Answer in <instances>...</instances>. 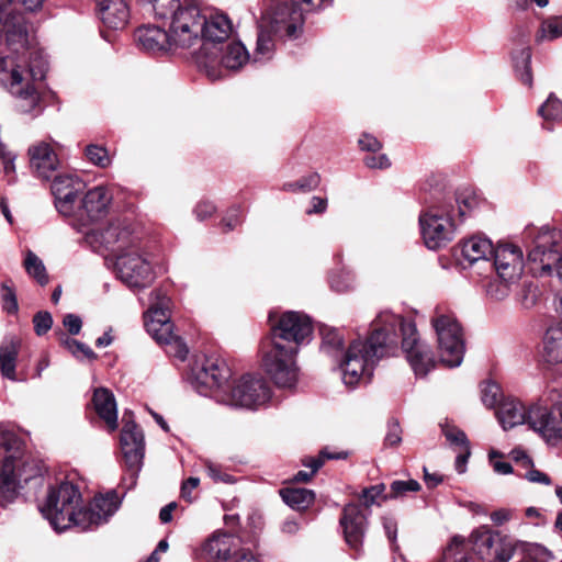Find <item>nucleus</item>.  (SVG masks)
Returning a JSON list of instances; mask_svg holds the SVG:
<instances>
[{"label":"nucleus","instance_id":"nucleus-1","mask_svg":"<svg viewBox=\"0 0 562 562\" xmlns=\"http://www.w3.org/2000/svg\"><path fill=\"white\" fill-rule=\"evenodd\" d=\"M48 61L40 49L29 48L25 18L0 7V85L14 98L22 113L42 111L40 85Z\"/></svg>","mask_w":562,"mask_h":562},{"label":"nucleus","instance_id":"nucleus-2","mask_svg":"<svg viewBox=\"0 0 562 562\" xmlns=\"http://www.w3.org/2000/svg\"><path fill=\"white\" fill-rule=\"evenodd\" d=\"M270 348L263 353L266 372L279 387L292 389L297 381L295 356L300 347L311 340V318L299 312H285L279 317L269 315Z\"/></svg>","mask_w":562,"mask_h":562},{"label":"nucleus","instance_id":"nucleus-3","mask_svg":"<svg viewBox=\"0 0 562 562\" xmlns=\"http://www.w3.org/2000/svg\"><path fill=\"white\" fill-rule=\"evenodd\" d=\"M368 341H352L339 357V369L345 385L353 387L362 380H370L376 362L396 348L394 334H386V326L380 323V314L374 319Z\"/></svg>","mask_w":562,"mask_h":562},{"label":"nucleus","instance_id":"nucleus-4","mask_svg":"<svg viewBox=\"0 0 562 562\" xmlns=\"http://www.w3.org/2000/svg\"><path fill=\"white\" fill-rule=\"evenodd\" d=\"M450 198L443 201L430 202L419 214L418 222L423 240L428 249L437 250L446 247L456 235L465 210L472 207L474 201Z\"/></svg>","mask_w":562,"mask_h":562},{"label":"nucleus","instance_id":"nucleus-5","mask_svg":"<svg viewBox=\"0 0 562 562\" xmlns=\"http://www.w3.org/2000/svg\"><path fill=\"white\" fill-rule=\"evenodd\" d=\"M201 27L200 46L191 52V57L199 70L215 81L222 77L217 52L233 32L232 22L222 13L204 14Z\"/></svg>","mask_w":562,"mask_h":562},{"label":"nucleus","instance_id":"nucleus-6","mask_svg":"<svg viewBox=\"0 0 562 562\" xmlns=\"http://www.w3.org/2000/svg\"><path fill=\"white\" fill-rule=\"evenodd\" d=\"M380 323L386 326V334H394L396 345L402 338V349L417 376H425L435 368L436 361L429 347L419 340L415 324L391 312L380 313Z\"/></svg>","mask_w":562,"mask_h":562},{"label":"nucleus","instance_id":"nucleus-7","mask_svg":"<svg viewBox=\"0 0 562 562\" xmlns=\"http://www.w3.org/2000/svg\"><path fill=\"white\" fill-rule=\"evenodd\" d=\"M170 299L161 290L150 293V306L145 314V325L148 334L161 346L166 352L180 360H184L189 349L183 339L173 333L170 322Z\"/></svg>","mask_w":562,"mask_h":562},{"label":"nucleus","instance_id":"nucleus-8","mask_svg":"<svg viewBox=\"0 0 562 562\" xmlns=\"http://www.w3.org/2000/svg\"><path fill=\"white\" fill-rule=\"evenodd\" d=\"M430 323L437 336L440 361L450 368L459 367L465 348L463 330L454 313L437 306Z\"/></svg>","mask_w":562,"mask_h":562},{"label":"nucleus","instance_id":"nucleus-9","mask_svg":"<svg viewBox=\"0 0 562 562\" xmlns=\"http://www.w3.org/2000/svg\"><path fill=\"white\" fill-rule=\"evenodd\" d=\"M231 371L227 364L215 356H202L190 368L189 381L198 393L214 397L224 393Z\"/></svg>","mask_w":562,"mask_h":562},{"label":"nucleus","instance_id":"nucleus-10","mask_svg":"<svg viewBox=\"0 0 562 562\" xmlns=\"http://www.w3.org/2000/svg\"><path fill=\"white\" fill-rule=\"evenodd\" d=\"M80 502L81 495L78 488L69 482H61L57 486L49 487L41 512L55 530L63 531L71 527L74 509Z\"/></svg>","mask_w":562,"mask_h":562},{"label":"nucleus","instance_id":"nucleus-11","mask_svg":"<svg viewBox=\"0 0 562 562\" xmlns=\"http://www.w3.org/2000/svg\"><path fill=\"white\" fill-rule=\"evenodd\" d=\"M204 12L195 0H184L173 19L170 21L171 38L175 49L191 52L201 41V25L204 19Z\"/></svg>","mask_w":562,"mask_h":562},{"label":"nucleus","instance_id":"nucleus-12","mask_svg":"<svg viewBox=\"0 0 562 562\" xmlns=\"http://www.w3.org/2000/svg\"><path fill=\"white\" fill-rule=\"evenodd\" d=\"M218 402L225 405L256 409L270 398V387L259 375L245 374L232 386L226 385Z\"/></svg>","mask_w":562,"mask_h":562},{"label":"nucleus","instance_id":"nucleus-13","mask_svg":"<svg viewBox=\"0 0 562 562\" xmlns=\"http://www.w3.org/2000/svg\"><path fill=\"white\" fill-rule=\"evenodd\" d=\"M542 405L531 411L533 431L547 442L555 443L562 440V395L555 389L548 391L541 397Z\"/></svg>","mask_w":562,"mask_h":562},{"label":"nucleus","instance_id":"nucleus-14","mask_svg":"<svg viewBox=\"0 0 562 562\" xmlns=\"http://www.w3.org/2000/svg\"><path fill=\"white\" fill-rule=\"evenodd\" d=\"M117 278L130 289H144L155 279L153 265L147 254L138 247L119 255L115 259Z\"/></svg>","mask_w":562,"mask_h":562},{"label":"nucleus","instance_id":"nucleus-15","mask_svg":"<svg viewBox=\"0 0 562 562\" xmlns=\"http://www.w3.org/2000/svg\"><path fill=\"white\" fill-rule=\"evenodd\" d=\"M90 243H98L100 247L115 255V259L123 252L140 247V239L125 221H111L100 231L87 234Z\"/></svg>","mask_w":562,"mask_h":562},{"label":"nucleus","instance_id":"nucleus-16","mask_svg":"<svg viewBox=\"0 0 562 562\" xmlns=\"http://www.w3.org/2000/svg\"><path fill=\"white\" fill-rule=\"evenodd\" d=\"M470 540L474 553L485 562H508L514 554L512 541L487 527L473 531Z\"/></svg>","mask_w":562,"mask_h":562},{"label":"nucleus","instance_id":"nucleus-17","mask_svg":"<svg viewBox=\"0 0 562 562\" xmlns=\"http://www.w3.org/2000/svg\"><path fill=\"white\" fill-rule=\"evenodd\" d=\"M303 10L291 3H277L261 19V24L271 31L276 37L295 38L303 25Z\"/></svg>","mask_w":562,"mask_h":562},{"label":"nucleus","instance_id":"nucleus-18","mask_svg":"<svg viewBox=\"0 0 562 562\" xmlns=\"http://www.w3.org/2000/svg\"><path fill=\"white\" fill-rule=\"evenodd\" d=\"M113 194L109 188L97 186L88 190L80 198L75 225L78 231L82 227L102 220L109 213Z\"/></svg>","mask_w":562,"mask_h":562},{"label":"nucleus","instance_id":"nucleus-19","mask_svg":"<svg viewBox=\"0 0 562 562\" xmlns=\"http://www.w3.org/2000/svg\"><path fill=\"white\" fill-rule=\"evenodd\" d=\"M493 267L499 279L505 282H516L524 271V256L519 247L503 244L495 248Z\"/></svg>","mask_w":562,"mask_h":562},{"label":"nucleus","instance_id":"nucleus-20","mask_svg":"<svg viewBox=\"0 0 562 562\" xmlns=\"http://www.w3.org/2000/svg\"><path fill=\"white\" fill-rule=\"evenodd\" d=\"M144 435L134 422H126L121 431V449L126 465L137 470L144 458Z\"/></svg>","mask_w":562,"mask_h":562},{"label":"nucleus","instance_id":"nucleus-21","mask_svg":"<svg viewBox=\"0 0 562 562\" xmlns=\"http://www.w3.org/2000/svg\"><path fill=\"white\" fill-rule=\"evenodd\" d=\"M135 40L139 49L148 54H164L175 49L171 32L168 33L158 26L146 25L135 33Z\"/></svg>","mask_w":562,"mask_h":562},{"label":"nucleus","instance_id":"nucleus-22","mask_svg":"<svg viewBox=\"0 0 562 562\" xmlns=\"http://www.w3.org/2000/svg\"><path fill=\"white\" fill-rule=\"evenodd\" d=\"M367 518L357 504H348L342 509L340 526L342 527L347 544L358 550L364 537Z\"/></svg>","mask_w":562,"mask_h":562},{"label":"nucleus","instance_id":"nucleus-23","mask_svg":"<svg viewBox=\"0 0 562 562\" xmlns=\"http://www.w3.org/2000/svg\"><path fill=\"white\" fill-rule=\"evenodd\" d=\"M538 405H542L541 400L538 403L530 405L528 408L517 400H507L503 402L497 409V419L505 430L518 425H527L533 430L532 420L530 418L531 411Z\"/></svg>","mask_w":562,"mask_h":562},{"label":"nucleus","instance_id":"nucleus-24","mask_svg":"<svg viewBox=\"0 0 562 562\" xmlns=\"http://www.w3.org/2000/svg\"><path fill=\"white\" fill-rule=\"evenodd\" d=\"M31 167L38 177L49 180L58 166V158L50 145L45 142L34 144L29 148Z\"/></svg>","mask_w":562,"mask_h":562},{"label":"nucleus","instance_id":"nucleus-25","mask_svg":"<svg viewBox=\"0 0 562 562\" xmlns=\"http://www.w3.org/2000/svg\"><path fill=\"white\" fill-rule=\"evenodd\" d=\"M100 19L109 29L121 30L130 19L127 0H97Z\"/></svg>","mask_w":562,"mask_h":562},{"label":"nucleus","instance_id":"nucleus-26","mask_svg":"<svg viewBox=\"0 0 562 562\" xmlns=\"http://www.w3.org/2000/svg\"><path fill=\"white\" fill-rule=\"evenodd\" d=\"M237 541L229 533H214L203 546V552L211 560L218 562H231L232 553L236 550Z\"/></svg>","mask_w":562,"mask_h":562},{"label":"nucleus","instance_id":"nucleus-27","mask_svg":"<svg viewBox=\"0 0 562 562\" xmlns=\"http://www.w3.org/2000/svg\"><path fill=\"white\" fill-rule=\"evenodd\" d=\"M92 404L98 416L104 420L111 431L117 427V408L113 393L104 387L95 389Z\"/></svg>","mask_w":562,"mask_h":562},{"label":"nucleus","instance_id":"nucleus-28","mask_svg":"<svg viewBox=\"0 0 562 562\" xmlns=\"http://www.w3.org/2000/svg\"><path fill=\"white\" fill-rule=\"evenodd\" d=\"M217 60L220 63L223 77L224 70H238L250 60V57L243 43L231 42L225 46V48L223 46L220 47V50L217 52Z\"/></svg>","mask_w":562,"mask_h":562},{"label":"nucleus","instance_id":"nucleus-29","mask_svg":"<svg viewBox=\"0 0 562 562\" xmlns=\"http://www.w3.org/2000/svg\"><path fill=\"white\" fill-rule=\"evenodd\" d=\"M494 251L495 248L492 241L477 235L464 240L461 246L462 257L471 265L481 260H488Z\"/></svg>","mask_w":562,"mask_h":562},{"label":"nucleus","instance_id":"nucleus-30","mask_svg":"<svg viewBox=\"0 0 562 562\" xmlns=\"http://www.w3.org/2000/svg\"><path fill=\"white\" fill-rule=\"evenodd\" d=\"M322 337L321 350L334 359L345 353V335L341 329L322 325L319 328Z\"/></svg>","mask_w":562,"mask_h":562},{"label":"nucleus","instance_id":"nucleus-31","mask_svg":"<svg viewBox=\"0 0 562 562\" xmlns=\"http://www.w3.org/2000/svg\"><path fill=\"white\" fill-rule=\"evenodd\" d=\"M20 342L18 339L10 338L0 346V371L1 374L12 381L16 380L15 366L19 353Z\"/></svg>","mask_w":562,"mask_h":562},{"label":"nucleus","instance_id":"nucleus-32","mask_svg":"<svg viewBox=\"0 0 562 562\" xmlns=\"http://www.w3.org/2000/svg\"><path fill=\"white\" fill-rule=\"evenodd\" d=\"M280 493L284 503L296 510L306 509L315 498L314 492L307 488L286 487Z\"/></svg>","mask_w":562,"mask_h":562},{"label":"nucleus","instance_id":"nucleus-33","mask_svg":"<svg viewBox=\"0 0 562 562\" xmlns=\"http://www.w3.org/2000/svg\"><path fill=\"white\" fill-rule=\"evenodd\" d=\"M52 179L50 190L54 198L60 196L67 191H83L86 187L85 182L74 173L53 175Z\"/></svg>","mask_w":562,"mask_h":562},{"label":"nucleus","instance_id":"nucleus-34","mask_svg":"<svg viewBox=\"0 0 562 562\" xmlns=\"http://www.w3.org/2000/svg\"><path fill=\"white\" fill-rule=\"evenodd\" d=\"M89 505L100 516L101 524H104L117 510L120 501L115 492H110L105 496H95Z\"/></svg>","mask_w":562,"mask_h":562},{"label":"nucleus","instance_id":"nucleus-35","mask_svg":"<svg viewBox=\"0 0 562 562\" xmlns=\"http://www.w3.org/2000/svg\"><path fill=\"white\" fill-rule=\"evenodd\" d=\"M273 37L274 34L260 23L252 58L254 63H260L271 58L274 48Z\"/></svg>","mask_w":562,"mask_h":562},{"label":"nucleus","instance_id":"nucleus-36","mask_svg":"<svg viewBox=\"0 0 562 562\" xmlns=\"http://www.w3.org/2000/svg\"><path fill=\"white\" fill-rule=\"evenodd\" d=\"M83 191H67L60 196L54 198L56 210L65 217H69L75 225L80 198Z\"/></svg>","mask_w":562,"mask_h":562},{"label":"nucleus","instance_id":"nucleus-37","mask_svg":"<svg viewBox=\"0 0 562 562\" xmlns=\"http://www.w3.org/2000/svg\"><path fill=\"white\" fill-rule=\"evenodd\" d=\"M143 3L150 5L154 16L158 20L173 19L177 12L180 10L184 0H140Z\"/></svg>","mask_w":562,"mask_h":562},{"label":"nucleus","instance_id":"nucleus-38","mask_svg":"<svg viewBox=\"0 0 562 562\" xmlns=\"http://www.w3.org/2000/svg\"><path fill=\"white\" fill-rule=\"evenodd\" d=\"M347 458L346 452L330 453L326 449L322 450L318 458H311L307 463H304L310 470H301L294 475L295 482H307L323 465L325 459H345Z\"/></svg>","mask_w":562,"mask_h":562},{"label":"nucleus","instance_id":"nucleus-39","mask_svg":"<svg viewBox=\"0 0 562 562\" xmlns=\"http://www.w3.org/2000/svg\"><path fill=\"white\" fill-rule=\"evenodd\" d=\"M443 562H472L464 538H452L443 551Z\"/></svg>","mask_w":562,"mask_h":562},{"label":"nucleus","instance_id":"nucleus-40","mask_svg":"<svg viewBox=\"0 0 562 562\" xmlns=\"http://www.w3.org/2000/svg\"><path fill=\"white\" fill-rule=\"evenodd\" d=\"M562 37V18L551 16L544 20L536 34V42L554 41Z\"/></svg>","mask_w":562,"mask_h":562},{"label":"nucleus","instance_id":"nucleus-41","mask_svg":"<svg viewBox=\"0 0 562 562\" xmlns=\"http://www.w3.org/2000/svg\"><path fill=\"white\" fill-rule=\"evenodd\" d=\"M101 525V518L98 514H94L90 508V505L85 508H80L77 510L74 509V515L71 518V526H76L81 530L91 529Z\"/></svg>","mask_w":562,"mask_h":562},{"label":"nucleus","instance_id":"nucleus-42","mask_svg":"<svg viewBox=\"0 0 562 562\" xmlns=\"http://www.w3.org/2000/svg\"><path fill=\"white\" fill-rule=\"evenodd\" d=\"M24 266L27 273L41 285H45L48 282V277L43 261L31 250L26 254Z\"/></svg>","mask_w":562,"mask_h":562},{"label":"nucleus","instance_id":"nucleus-43","mask_svg":"<svg viewBox=\"0 0 562 562\" xmlns=\"http://www.w3.org/2000/svg\"><path fill=\"white\" fill-rule=\"evenodd\" d=\"M514 65L517 71H520V80L527 86H531L532 77L530 72L531 52L525 47L519 50L518 55H514Z\"/></svg>","mask_w":562,"mask_h":562},{"label":"nucleus","instance_id":"nucleus-44","mask_svg":"<svg viewBox=\"0 0 562 562\" xmlns=\"http://www.w3.org/2000/svg\"><path fill=\"white\" fill-rule=\"evenodd\" d=\"M14 465L11 458H7L0 470V494L12 493L15 491Z\"/></svg>","mask_w":562,"mask_h":562},{"label":"nucleus","instance_id":"nucleus-45","mask_svg":"<svg viewBox=\"0 0 562 562\" xmlns=\"http://www.w3.org/2000/svg\"><path fill=\"white\" fill-rule=\"evenodd\" d=\"M321 177L318 173L314 172L311 175H307L305 177H302L301 179L294 181V182H286L283 184L284 191L290 192H308L314 189H316L319 186Z\"/></svg>","mask_w":562,"mask_h":562},{"label":"nucleus","instance_id":"nucleus-46","mask_svg":"<svg viewBox=\"0 0 562 562\" xmlns=\"http://www.w3.org/2000/svg\"><path fill=\"white\" fill-rule=\"evenodd\" d=\"M85 154L91 164L100 168H106L111 165L109 151L103 146L90 144L86 147Z\"/></svg>","mask_w":562,"mask_h":562},{"label":"nucleus","instance_id":"nucleus-47","mask_svg":"<svg viewBox=\"0 0 562 562\" xmlns=\"http://www.w3.org/2000/svg\"><path fill=\"white\" fill-rule=\"evenodd\" d=\"M538 113L546 121L560 120L562 119V102L554 94H550L539 108Z\"/></svg>","mask_w":562,"mask_h":562},{"label":"nucleus","instance_id":"nucleus-48","mask_svg":"<svg viewBox=\"0 0 562 562\" xmlns=\"http://www.w3.org/2000/svg\"><path fill=\"white\" fill-rule=\"evenodd\" d=\"M441 430L450 445L456 446L459 449L469 447V440L461 429L446 423L441 425Z\"/></svg>","mask_w":562,"mask_h":562},{"label":"nucleus","instance_id":"nucleus-49","mask_svg":"<svg viewBox=\"0 0 562 562\" xmlns=\"http://www.w3.org/2000/svg\"><path fill=\"white\" fill-rule=\"evenodd\" d=\"M355 278L348 271H339L330 276L329 284L330 288L338 292L344 293L353 288Z\"/></svg>","mask_w":562,"mask_h":562},{"label":"nucleus","instance_id":"nucleus-50","mask_svg":"<svg viewBox=\"0 0 562 562\" xmlns=\"http://www.w3.org/2000/svg\"><path fill=\"white\" fill-rule=\"evenodd\" d=\"M390 498L402 497L407 492H417L420 490V484L415 480L401 481L396 480L391 483Z\"/></svg>","mask_w":562,"mask_h":562},{"label":"nucleus","instance_id":"nucleus-51","mask_svg":"<svg viewBox=\"0 0 562 562\" xmlns=\"http://www.w3.org/2000/svg\"><path fill=\"white\" fill-rule=\"evenodd\" d=\"M512 282H505L504 280L491 281L487 285L486 293L490 299L499 302L505 300L510 292L509 284Z\"/></svg>","mask_w":562,"mask_h":562},{"label":"nucleus","instance_id":"nucleus-52","mask_svg":"<svg viewBox=\"0 0 562 562\" xmlns=\"http://www.w3.org/2000/svg\"><path fill=\"white\" fill-rule=\"evenodd\" d=\"M65 344L68 350L78 359L94 360L97 358V355L89 346L76 339H67Z\"/></svg>","mask_w":562,"mask_h":562},{"label":"nucleus","instance_id":"nucleus-53","mask_svg":"<svg viewBox=\"0 0 562 562\" xmlns=\"http://www.w3.org/2000/svg\"><path fill=\"white\" fill-rule=\"evenodd\" d=\"M501 398V389L499 386L494 382H487L484 384L482 389V402L483 404L488 407L493 408L495 407Z\"/></svg>","mask_w":562,"mask_h":562},{"label":"nucleus","instance_id":"nucleus-54","mask_svg":"<svg viewBox=\"0 0 562 562\" xmlns=\"http://www.w3.org/2000/svg\"><path fill=\"white\" fill-rule=\"evenodd\" d=\"M539 297L538 286L533 283L524 284L519 293V302L524 308H531L536 305Z\"/></svg>","mask_w":562,"mask_h":562},{"label":"nucleus","instance_id":"nucleus-55","mask_svg":"<svg viewBox=\"0 0 562 562\" xmlns=\"http://www.w3.org/2000/svg\"><path fill=\"white\" fill-rule=\"evenodd\" d=\"M385 485L384 484H376L372 485L370 487H367L362 491L361 498L363 499V504L366 507H370L378 503L379 498H387V496L384 495Z\"/></svg>","mask_w":562,"mask_h":562},{"label":"nucleus","instance_id":"nucleus-56","mask_svg":"<svg viewBox=\"0 0 562 562\" xmlns=\"http://www.w3.org/2000/svg\"><path fill=\"white\" fill-rule=\"evenodd\" d=\"M1 299L4 311L11 314L18 312L19 306L15 292L8 283H2L1 285Z\"/></svg>","mask_w":562,"mask_h":562},{"label":"nucleus","instance_id":"nucleus-57","mask_svg":"<svg viewBox=\"0 0 562 562\" xmlns=\"http://www.w3.org/2000/svg\"><path fill=\"white\" fill-rule=\"evenodd\" d=\"M34 329L38 336L46 334L53 325L52 315L48 312H38L33 318Z\"/></svg>","mask_w":562,"mask_h":562},{"label":"nucleus","instance_id":"nucleus-58","mask_svg":"<svg viewBox=\"0 0 562 562\" xmlns=\"http://www.w3.org/2000/svg\"><path fill=\"white\" fill-rule=\"evenodd\" d=\"M385 445L397 446L402 441V430L400 424L396 420L389 423L387 432L385 436Z\"/></svg>","mask_w":562,"mask_h":562},{"label":"nucleus","instance_id":"nucleus-59","mask_svg":"<svg viewBox=\"0 0 562 562\" xmlns=\"http://www.w3.org/2000/svg\"><path fill=\"white\" fill-rule=\"evenodd\" d=\"M1 159L3 165V172L8 177V182L14 181V172H15V156L11 153L1 151Z\"/></svg>","mask_w":562,"mask_h":562},{"label":"nucleus","instance_id":"nucleus-60","mask_svg":"<svg viewBox=\"0 0 562 562\" xmlns=\"http://www.w3.org/2000/svg\"><path fill=\"white\" fill-rule=\"evenodd\" d=\"M364 164L369 168H379L384 169L390 166V160L386 155L380 154V155H369L364 158Z\"/></svg>","mask_w":562,"mask_h":562},{"label":"nucleus","instance_id":"nucleus-61","mask_svg":"<svg viewBox=\"0 0 562 562\" xmlns=\"http://www.w3.org/2000/svg\"><path fill=\"white\" fill-rule=\"evenodd\" d=\"M200 480L198 477H189L182 483L181 497L191 503L193 501L192 492L199 486Z\"/></svg>","mask_w":562,"mask_h":562},{"label":"nucleus","instance_id":"nucleus-62","mask_svg":"<svg viewBox=\"0 0 562 562\" xmlns=\"http://www.w3.org/2000/svg\"><path fill=\"white\" fill-rule=\"evenodd\" d=\"M63 323H64V326L69 331V334H71V335L79 334L81 326H82L81 318L75 314H67L64 317Z\"/></svg>","mask_w":562,"mask_h":562},{"label":"nucleus","instance_id":"nucleus-63","mask_svg":"<svg viewBox=\"0 0 562 562\" xmlns=\"http://www.w3.org/2000/svg\"><path fill=\"white\" fill-rule=\"evenodd\" d=\"M241 211L239 206L229 209L226 217L223 220V224L227 227V231L235 228L240 223Z\"/></svg>","mask_w":562,"mask_h":562},{"label":"nucleus","instance_id":"nucleus-64","mask_svg":"<svg viewBox=\"0 0 562 562\" xmlns=\"http://www.w3.org/2000/svg\"><path fill=\"white\" fill-rule=\"evenodd\" d=\"M215 212V206L212 202L209 201H202L196 204L194 209V213L196 217L201 221L210 217Z\"/></svg>","mask_w":562,"mask_h":562}]
</instances>
